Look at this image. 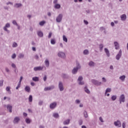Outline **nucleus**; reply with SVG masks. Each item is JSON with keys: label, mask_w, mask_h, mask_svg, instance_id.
<instances>
[{"label": "nucleus", "mask_w": 128, "mask_h": 128, "mask_svg": "<svg viewBox=\"0 0 128 128\" xmlns=\"http://www.w3.org/2000/svg\"><path fill=\"white\" fill-rule=\"evenodd\" d=\"M82 80H83L82 76H80L78 78V82H82Z\"/></svg>", "instance_id": "c03bdc74"}, {"label": "nucleus", "mask_w": 128, "mask_h": 128, "mask_svg": "<svg viewBox=\"0 0 128 128\" xmlns=\"http://www.w3.org/2000/svg\"><path fill=\"white\" fill-rule=\"evenodd\" d=\"M83 54L85 55L88 54H90V52H88V50H84Z\"/></svg>", "instance_id": "473e14b6"}, {"label": "nucleus", "mask_w": 128, "mask_h": 128, "mask_svg": "<svg viewBox=\"0 0 128 128\" xmlns=\"http://www.w3.org/2000/svg\"><path fill=\"white\" fill-rule=\"evenodd\" d=\"M62 38H63L64 42H68V38H66V36L63 35Z\"/></svg>", "instance_id": "c9c22d12"}, {"label": "nucleus", "mask_w": 128, "mask_h": 128, "mask_svg": "<svg viewBox=\"0 0 128 128\" xmlns=\"http://www.w3.org/2000/svg\"><path fill=\"white\" fill-rule=\"evenodd\" d=\"M105 30L104 28L102 26L100 28V30L101 32H102V30Z\"/></svg>", "instance_id": "338daca9"}, {"label": "nucleus", "mask_w": 128, "mask_h": 128, "mask_svg": "<svg viewBox=\"0 0 128 128\" xmlns=\"http://www.w3.org/2000/svg\"><path fill=\"white\" fill-rule=\"evenodd\" d=\"M5 72H6L8 74H10V68H8L6 67L5 68Z\"/></svg>", "instance_id": "4c0bfd02"}, {"label": "nucleus", "mask_w": 128, "mask_h": 128, "mask_svg": "<svg viewBox=\"0 0 128 128\" xmlns=\"http://www.w3.org/2000/svg\"><path fill=\"white\" fill-rule=\"evenodd\" d=\"M62 78H68V74H62Z\"/></svg>", "instance_id": "c756f323"}, {"label": "nucleus", "mask_w": 128, "mask_h": 128, "mask_svg": "<svg viewBox=\"0 0 128 128\" xmlns=\"http://www.w3.org/2000/svg\"><path fill=\"white\" fill-rule=\"evenodd\" d=\"M125 101H126V96H124V94H122L119 97L120 104H122V102H124Z\"/></svg>", "instance_id": "423d86ee"}, {"label": "nucleus", "mask_w": 128, "mask_h": 128, "mask_svg": "<svg viewBox=\"0 0 128 128\" xmlns=\"http://www.w3.org/2000/svg\"><path fill=\"white\" fill-rule=\"evenodd\" d=\"M114 44L115 49L118 50V48H120V44H118V42H114Z\"/></svg>", "instance_id": "f3484780"}, {"label": "nucleus", "mask_w": 128, "mask_h": 128, "mask_svg": "<svg viewBox=\"0 0 128 128\" xmlns=\"http://www.w3.org/2000/svg\"><path fill=\"white\" fill-rule=\"evenodd\" d=\"M18 58H24V55L22 53H20L19 54H18Z\"/></svg>", "instance_id": "72a5a7b5"}, {"label": "nucleus", "mask_w": 128, "mask_h": 128, "mask_svg": "<svg viewBox=\"0 0 128 128\" xmlns=\"http://www.w3.org/2000/svg\"><path fill=\"white\" fill-rule=\"evenodd\" d=\"M8 28H10V23L6 24L5 26L4 27V30L5 32H6L8 34H10V31L8 30Z\"/></svg>", "instance_id": "6e6552de"}, {"label": "nucleus", "mask_w": 128, "mask_h": 128, "mask_svg": "<svg viewBox=\"0 0 128 128\" xmlns=\"http://www.w3.org/2000/svg\"><path fill=\"white\" fill-rule=\"evenodd\" d=\"M42 104H44V101L40 100L38 102L39 106H42Z\"/></svg>", "instance_id": "5fc2aeb1"}, {"label": "nucleus", "mask_w": 128, "mask_h": 128, "mask_svg": "<svg viewBox=\"0 0 128 128\" xmlns=\"http://www.w3.org/2000/svg\"><path fill=\"white\" fill-rule=\"evenodd\" d=\"M25 122L26 124H30V122H32V120H30V118H26L25 119Z\"/></svg>", "instance_id": "cd10ccee"}, {"label": "nucleus", "mask_w": 128, "mask_h": 128, "mask_svg": "<svg viewBox=\"0 0 128 128\" xmlns=\"http://www.w3.org/2000/svg\"><path fill=\"white\" fill-rule=\"evenodd\" d=\"M120 80H122V82H124L125 80H126V76L124 75H123L122 76H120V78H119Z\"/></svg>", "instance_id": "a878e982"}, {"label": "nucleus", "mask_w": 128, "mask_h": 128, "mask_svg": "<svg viewBox=\"0 0 128 128\" xmlns=\"http://www.w3.org/2000/svg\"><path fill=\"white\" fill-rule=\"evenodd\" d=\"M114 126H117L118 128H121L122 127V122L119 120H116V121L114 122Z\"/></svg>", "instance_id": "0eeeda50"}, {"label": "nucleus", "mask_w": 128, "mask_h": 128, "mask_svg": "<svg viewBox=\"0 0 128 128\" xmlns=\"http://www.w3.org/2000/svg\"><path fill=\"white\" fill-rule=\"evenodd\" d=\"M6 92H9V94H12V92L10 91V86H8L6 88Z\"/></svg>", "instance_id": "e433bc0d"}, {"label": "nucleus", "mask_w": 128, "mask_h": 128, "mask_svg": "<svg viewBox=\"0 0 128 128\" xmlns=\"http://www.w3.org/2000/svg\"><path fill=\"white\" fill-rule=\"evenodd\" d=\"M84 22L86 25L88 24V21H86V20H84Z\"/></svg>", "instance_id": "680f3d73"}, {"label": "nucleus", "mask_w": 128, "mask_h": 128, "mask_svg": "<svg viewBox=\"0 0 128 128\" xmlns=\"http://www.w3.org/2000/svg\"><path fill=\"white\" fill-rule=\"evenodd\" d=\"M14 6L15 8H20L22 6V3H16Z\"/></svg>", "instance_id": "4468645a"}, {"label": "nucleus", "mask_w": 128, "mask_h": 128, "mask_svg": "<svg viewBox=\"0 0 128 128\" xmlns=\"http://www.w3.org/2000/svg\"><path fill=\"white\" fill-rule=\"evenodd\" d=\"M59 44H60V46L62 48H64V44H62V43L60 42V43Z\"/></svg>", "instance_id": "0e129e2a"}, {"label": "nucleus", "mask_w": 128, "mask_h": 128, "mask_svg": "<svg viewBox=\"0 0 128 128\" xmlns=\"http://www.w3.org/2000/svg\"><path fill=\"white\" fill-rule=\"evenodd\" d=\"M50 43L51 44H56V40L54 39H51Z\"/></svg>", "instance_id": "37998d69"}, {"label": "nucleus", "mask_w": 128, "mask_h": 128, "mask_svg": "<svg viewBox=\"0 0 128 128\" xmlns=\"http://www.w3.org/2000/svg\"><path fill=\"white\" fill-rule=\"evenodd\" d=\"M46 78H47L46 75H44L43 78V80H44V82L46 81Z\"/></svg>", "instance_id": "bf43d9fd"}, {"label": "nucleus", "mask_w": 128, "mask_h": 128, "mask_svg": "<svg viewBox=\"0 0 128 128\" xmlns=\"http://www.w3.org/2000/svg\"><path fill=\"white\" fill-rule=\"evenodd\" d=\"M44 64L46 66V68H48L50 66V62L48 59H46L44 61Z\"/></svg>", "instance_id": "b1692460"}, {"label": "nucleus", "mask_w": 128, "mask_h": 128, "mask_svg": "<svg viewBox=\"0 0 128 128\" xmlns=\"http://www.w3.org/2000/svg\"><path fill=\"white\" fill-rule=\"evenodd\" d=\"M90 12H92L91 10H86V12L87 14H90Z\"/></svg>", "instance_id": "774afa93"}, {"label": "nucleus", "mask_w": 128, "mask_h": 128, "mask_svg": "<svg viewBox=\"0 0 128 128\" xmlns=\"http://www.w3.org/2000/svg\"><path fill=\"white\" fill-rule=\"evenodd\" d=\"M58 106V102H54L50 104V110H54Z\"/></svg>", "instance_id": "7ed1b4c3"}, {"label": "nucleus", "mask_w": 128, "mask_h": 128, "mask_svg": "<svg viewBox=\"0 0 128 128\" xmlns=\"http://www.w3.org/2000/svg\"><path fill=\"white\" fill-rule=\"evenodd\" d=\"M4 86V80H0V86Z\"/></svg>", "instance_id": "864d4df0"}, {"label": "nucleus", "mask_w": 128, "mask_h": 128, "mask_svg": "<svg viewBox=\"0 0 128 128\" xmlns=\"http://www.w3.org/2000/svg\"><path fill=\"white\" fill-rule=\"evenodd\" d=\"M52 32H50L48 36V38H52Z\"/></svg>", "instance_id": "6e6d98bb"}, {"label": "nucleus", "mask_w": 128, "mask_h": 128, "mask_svg": "<svg viewBox=\"0 0 128 128\" xmlns=\"http://www.w3.org/2000/svg\"><path fill=\"white\" fill-rule=\"evenodd\" d=\"M84 92H86V94H90V90L88 88V86H85L84 88Z\"/></svg>", "instance_id": "5701e85b"}, {"label": "nucleus", "mask_w": 128, "mask_h": 128, "mask_svg": "<svg viewBox=\"0 0 128 128\" xmlns=\"http://www.w3.org/2000/svg\"><path fill=\"white\" fill-rule=\"evenodd\" d=\"M6 4L7 5V6H8V4H11V6H12V4H12V2H7V3H6Z\"/></svg>", "instance_id": "e2e57ef3"}, {"label": "nucleus", "mask_w": 128, "mask_h": 128, "mask_svg": "<svg viewBox=\"0 0 128 128\" xmlns=\"http://www.w3.org/2000/svg\"><path fill=\"white\" fill-rule=\"evenodd\" d=\"M34 58H35V60H38V58H39L38 55V54L35 55Z\"/></svg>", "instance_id": "69168bd1"}, {"label": "nucleus", "mask_w": 128, "mask_h": 128, "mask_svg": "<svg viewBox=\"0 0 128 128\" xmlns=\"http://www.w3.org/2000/svg\"><path fill=\"white\" fill-rule=\"evenodd\" d=\"M58 0H54L53 4H58Z\"/></svg>", "instance_id": "052dcab7"}, {"label": "nucleus", "mask_w": 128, "mask_h": 128, "mask_svg": "<svg viewBox=\"0 0 128 128\" xmlns=\"http://www.w3.org/2000/svg\"><path fill=\"white\" fill-rule=\"evenodd\" d=\"M18 46V44L16 42H14L12 44V48H16Z\"/></svg>", "instance_id": "49530a36"}, {"label": "nucleus", "mask_w": 128, "mask_h": 128, "mask_svg": "<svg viewBox=\"0 0 128 128\" xmlns=\"http://www.w3.org/2000/svg\"><path fill=\"white\" fill-rule=\"evenodd\" d=\"M91 82H92L93 84H94V86H102V82L95 79L91 80Z\"/></svg>", "instance_id": "20e7f679"}, {"label": "nucleus", "mask_w": 128, "mask_h": 128, "mask_svg": "<svg viewBox=\"0 0 128 128\" xmlns=\"http://www.w3.org/2000/svg\"><path fill=\"white\" fill-rule=\"evenodd\" d=\"M122 50H120L118 52V54H116V60H119L120 58H122Z\"/></svg>", "instance_id": "9d476101"}, {"label": "nucleus", "mask_w": 128, "mask_h": 128, "mask_svg": "<svg viewBox=\"0 0 128 128\" xmlns=\"http://www.w3.org/2000/svg\"><path fill=\"white\" fill-rule=\"evenodd\" d=\"M12 58L14 59L15 58H16V54H14L12 56Z\"/></svg>", "instance_id": "13d9d810"}, {"label": "nucleus", "mask_w": 128, "mask_h": 128, "mask_svg": "<svg viewBox=\"0 0 128 128\" xmlns=\"http://www.w3.org/2000/svg\"><path fill=\"white\" fill-rule=\"evenodd\" d=\"M37 34L38 36H40V38H42V36H44V34L41 31H38L37 32Z\"/></svg>", "instance_id": "393cba45"}, {"label": "nucleus", "mask_w": 128, "mask_h": 128, "mask_svg": "<svg viewBox=\"0 0 128 128\" xmlns=\"http://www.w3.org/2000/svg\"><path fill=\"white\" fill-rule=\"evenodd\" d=\"M99 120H100V122H104V119L102 118V117L100 116L99 118Z\"/></svg>", "instance_id": "8fccbe9b"}, {"label": "nucleus", "mask_w": 128, "mask_h": 128, "mask_svg": "<svg viewBox=\"0 0 128 128\" xmlns=\"http://www.w3.org/2000/svg\"><path fill=\"white\" fill-rule=\"evenodd\" d=\"M32 80L34 82H38L39 80L38 77H36V76L33 77Z\"/></svg>", "instance_id": "2f4dec72"}, {"label": "nucleus", "mask_w": 128, "mask_h": 128, "mask_svg": "<svg viewBox=\"0 0 128 128\" xmlns=\"http://www.w3.org/2000/svg\"><path fill=\"white\" fill-rule=\"evenodd\" d=\"M88 66H90L91 68H94V66H96V64L94 63V62L92 61H90L88 63Z\"/></svg>", "instance_id": "6ab92c4d"}, {"label": "nucleus", "mask_w": 128, "mask_h": 128, "mask_svg": "<svg viewBox=\"0 0 128 128\" xmlns=\"http://www.w3.org/2000/svg\"><path fill=\"white\" fill-rule=\"evenodd\" d=\"M62 16L63 15L62 14H59L56 18V22L58 23L62 22Z\"/></svg>", "instance_id": "39448f33"}, {"label": "nucleus", "mask_w": 128, "mask_h": 128, "mask_svg": "<svg viewBox=\"0 0 128 128\" xmlns=\"http://www.w3.org/2000/svg\"><path fill=\"white\" fill-rule=\"evenodd\" d=\"M58 88L60 92H64V82L62 81H60L58 83Z\"/></svg>", "instance_id": "f03ea898"}, {"label": "nucleus", "mask_w": 128, "mask_h": 128, "mask_svg": "<svg viewBox=\"0 0 128 128\" xmlns=\"http://www.w3.org/2000/svg\"><path fill=\"white\" fill-rule=\"evenodd\" d=\"M80 103V100L77 99L75 100V104H78Z\"/></svg>", "instance_id": "a18cd8bd"}, {"label": "nucleus", "mask_w": 128, "mask_h": 128, "mask_svg": "<svg viewBox=\"0 0 128 128\" xmlns=\"http://www.w3.org/2000/svg\"><path fill=\"white\" fill-rule=\"evenodd\" d=\"M11 66L13 68H16L15 64L12 63Z\"/></svg>", "instance_id": "4d7b16f0"}, {"label": "nucleus", "mask_w": 128, "mask_h": 128, "mask_svg": "<svg viewBox=\"0 0 128 128\" xmlns=\"http://www.w3.org/2000/svg\"><path fill=\"white\" fill-rule=\"evenodd\" d=\"M28 100L30 102H32V96L30 95L29 96Z\"/></svg>", "instance_id": "a19ab883"}, {"label": "nucleus", "mask_w": 128, "mask_h": 128, "mask_svg": "<svg viewBox=\"0 0 128 128\" xmlns=\"http://www.w3.org/2000/svg\"><path fill=\"white\" fill-rule=\"evenodd\" d=\"M70 119H68L63 122V124H64V126H68V124H70Z\"/></svg>", "instance_id": "4be33fe9"}, {"label": "nucleus", "mask_w": 128, "mask_h": 128, "mask_svg": "<svg viewBox=\"0 0 128 128\" xmlns=\"http://www.w3.org/2000/svg\"><path fill=\"white\" fill-rule=\"evenodd\" d=\"M78 84L80 86H82V85L84 84V81H80L79 82H78Z\"/></svg>", "instance_id": "de8ad7c7"}, {"label": "nucleus", "mask_w": 128, "mask_h": 128, "mask_svg": "<svg viewBox=\"0 0 128 128\" xmlns=\"http://www.w3.org/2000/svg\"><path fill=\"white\" fill-rule=\"evenodd\" d=\"M82 68V65L78 62H76V66L72 70V74H76L78 72L79 70Z\"/></svg>", "instance_id": "f257e3e1"}, {"label": "nucleus", "mask_w": 128, "mask_h": 128, "mask_svg": "<svg viewBox=\"0 0 128 128\" xmlns=\"http://www.w3.org/2000/svg\"><path fill=\"white\" fill-rule=\"evenodd\" d=\"M84 118H86L88 117V112H86V111H84Z\"/></svg>", "instance_id": "58836bf2"}, {"label": "nucleus", "mask_w": 128, "mask_h": 128, "mask_svg": "<svg viewBox=\"0 0 128 128\" xmlns=\"http://www.w3.org/2000/svg\"><path fill=\"white\" fill-rule=\"evenodd\" d=\"M8 110H9V112H12V106L10 104H8L6 106Z\"/></svg>", "instance_id": "a211bd4d"}, {"label": "nucleus", "mask_w": 128, "mask_h": 128, "mask_svg": "<svg viewBox=\"0 0 128 128\" xmlns=\"http://www.w3.org/2000/svg\"><path fill=\"white\" fill-rule=\"evenodd\" d=\"M12 24H14V26H18V22H16V20H14L12 22Z\"/></svg>", "instance_id": "3c124183"}, {"label": "nucleus", "mask_w": 128, "mask_h": 128, "mask_svg": "<svg viewBox=\"0 0 128 128\" xmlns=\"http://www.w3.org/2000/svg\"><path fill=\"white\" fill-rule=\"evenodd\" d=\"M44 70V66H38L34 67V72H38V71H40V70Z\"/></svg>", "instance_id": "9b49d317"}, {"label": "nucleus", "mask_w": 128, "mask_h": 128, "mask_svg": "<svg viewBox=\"0 0 128 128\" xmlns=\"http://www.w3.org/2000/svg\"><path fill=\"white\" fill-rule=\"evenodd\" d=\"M120 18L122 22H126V14L121 15Z\"/></svg>", "instance_id": "2eb2a0df"}, {"label": "nucleus", "mask_w": 128, "mask_h": 128, "mask_svg": "<svg viewBox=\"0 0 128 128\" xmlns=\"http://www.w3.org/2000/svg\"><path fill=\"white\" fill-rule=\"evenodd\" d=\"M126 123L125 122H122V128H126Z\"/></svg>", "instance_id": "09e8293b"}, {"label": "nucleus", "mask_w": 128, "mask_h": 128, "mask_svg": "<svg viewBox=\"0 0 128 128\" xmlns=\"http://www.w3.org/2000/svg\"><path fill=\"white\" fill-rule=\"evenodd\" d=\"M112 92V88H107L105 92V94H104L105 96H106V94H108V92Z\"/></svg>", "instance_id": "bb28decb"}, {"label": "nucleus", "mask_w": 128, "mask_h": 128, "mask_svg": "<svg viewBox=\"0 0 128 128\" xmlns=\"http://www.w3.org/2000/svg\"><path fill=\"white\" fill-rule=\"evenodd\" d=\"M52 116L55 118H59L60 114H58V113L54 112V113H53Z\"/></svg>", "instance_id": "412c9836"}, {"label": "nucleus", "mask_w": 128, "mask_h": 128, "mask_svg": "<svg viewBox=\"0 0 128 128\" xmlns=\"http://www.w3.org/2000/svg\"><path fill=\"white\" fill-rule=\"evenodd\" d=\"M108 82V80L104 77L102 78V82L105 84V82Z\"/></svg>", "instance_id": "ea45409f"}, {"label": "nucleus", "mask_w": 128, "mask_h": 128, "mask_svg": "<svg viewBox=\"0 0 128 128\" xmlns=\"http://www.w3.org/2000/svg\"><path fill=\"white\" fill-rule=\"evenodd\" d=\"M58 56L61 58H66V54L62 52H58Z\"/></svg>", "instance_id": "1a4fd4ad"}, {"label": "nucleus", "mask_w": 128, "mask_h": 128, "mask_svg": "<svg viewBox=\"0 0 128 128\" xmlns=\"http://www.w3.org/2000/svg\"><path fill=\"white\" fill-rule=\"evenodd\" d=\"M24 90L27 92H30V86H26Z\"/></svg>", "instance_id": "aec40b11"}, {"label": "nucleus", "mask_w": 128, "mask_h": 128, "mask_svg": "<svg viewBox=\"0 0 128 128\" xmlns=\"http://www.w3.org/2000/svg\"><path fill=\"white\" fill-rule=\"evenodd\" d=\"M54 86L52 85L48 87H46L44 88V92H47V90H54Z\"/></svg>", "instance_id": "f8f14e48"}, {"label": "nucleus", "mask_w": 128, "mask_h": 128, "mask_svg": "<svg viewBox=\"0 0 128 128\" xmlns=\"http://www.w3.org/2000/svg\"><path fill=\"white\" fill-rule=\"evenodd\" d=\"M104 50L107 56H108V58H110V50H108V48H104Z\"/></svg>", "instance_id": "dca6fc26"}, {"label": "nucleus", "mask_w": 128, "mask_h": 128, "mask_svg": "<svg viewBox=\"0 0 128 128\" xmlns=\"http://www.w3.org/2000/svg\"><path fill=\"white\" fill-rule=\"evenodd\" d=\"M44 24H46V21L42 20V21H41L40 22L39 24L41 26H44Z\"/></svg>", "instance_id": "f704fd0d"}, {"label": "nucleus", "mask_w": 128, "mask_h": 128, "mask_svg": "<svg viewBox=\"0 0 128 128\" xmlns=\"http://www.w3.org/2000/svg\"><path fill=\"white\" fill-rule=\"evenodd\" d=\"M99 48L100 49V52H102V48H104V45L102 44H100L99 45Z\"/></svg>", "instance_id": "79ce46f5"}, {"label": "nucleus", "mask_w": 128, "mask_h": 128, "mask_svg": "<svg viewBox=\"0 0 128 128\" xmlns=\"http://www.w3.org/2000/svg\"><path fill=\"white\" fill-rule=\"evenodd\" d=\"M20 82H18V86L16 87V90H18V88H20Z\"/></svg>", "instance_id": "603ef678"}, {"label": "nucleus", "mask_w": 128, "mask_h": 128, "mask_svg": "<svg viewBox=\"0 0 128 128\" xmlns=\"http://www.w3.org/2000/svg\"><path fill=\"white\" fill-rule=\"evenodd\" d=\"M54 8H56L57 10H59V8H60V4H55L54 5Z\"/></svg>", "instance_id": "c85d7f7f"}, {"label": "nucleus", "mask_w": 128, "mask_h": 128, "mask_svg": "<svg viewBox=\"0 0 128 128\" xmlns=\"http://www.w3.org/2000/svg\"><path fill=\"white\" fill-rule=\"evenodd\" d=\"M116 95H113L111 97V100L113 101L114 102V100H116Z\"/></svg>", "instance_id": "7c9ffc66"}, {"label": "nucleus", "mask_w": 128, "mask_h": 128, "mask_svg": "<svg viewBox=\"0 0 128 128\" xmlns=\"http://www.w3.org/2000/svg\"><path fill=\"white\" fill-rule=\"evenodd\" d=\"M20 120V117L16 116L14 118V120H13V122L14 124H18Z\"/></svg>", "instance_id": "ddd939ff"}]
</instances>
